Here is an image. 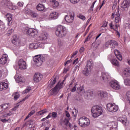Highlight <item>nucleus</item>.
<instances>
[{
    "label": "nucleus",
    "instance_id": "obj_1",
    "mask_svg": "<svg viewBox=\"0 0 130 130\" xmlns=\"http://www.w3.org/2000/svg\"><path fill=\"white\" fill-rule=\"evenodd\" d=\"M67 28L62 25H58L55 31V34L57 37L62 38L65 37L67 35Z\"/></svg>",
    "mask_w": 130,
    "mask_h": 130
},
{
    "label": "nucleus",
    "instance_id": "obj_2",
    "mask_svg": "<svg viewBox=\"0 0 130 130\" xmlns=\"http://www.w3.org/2000/svg\"><path fill=\"white\" fill-rule=\"evenodd\" d=\"M91 113L93 117H98V116H100L103 113V110L99 106H94L91 108Z\"/></svg>",
    "mask_w": 130,
    "mask_h": 130
},
{
    "label": "nucleus",
    "instance_id": "obj_3",
    "mask_svg": "<svg viewBox=\"0 0 130 130\" xmlns=\"http://www.w3.org/2000/svg\"><path fill=\"white\" fill-rule=\"evenodd\" d=\"M45 60V57L43 55H37L34 57V61L37 67H40Z\"/></svg>",
    "mask_w": 130,
    "mask_h": 130
},
{
    "label": "nucleus",
    "instance_id": "obj_4",
    "mask_svg": "<svg viewBox=\"0 0 130 130\" xmlns=\"http://www.w3.org/2000/svg\"><path fill=\"white\" fill-rule=\"evenodd\" d=\"M91 70H92V63L91 61L88 60L85 68L82 71V73L84 76L88 77L90 75V73H91Z\"/></svg>",
    "mask_w": 130,
    "mask_h": 130
},
{
    "label": "nucleus",
    "instance_id": "obj_5",
    "mask_svg": "<svg viewBox=\"0 0 130 130\" xmlns=\"http://www.w3.org/2000/svg\"><path fill=\"white\" fill-rule=\"evenodd\" d=\"M107 109L109 112L113 113L118 110V106L115 105V104L110 103L107 105Z\"/></svg>",
    "mask_w": 130,
    "mask_h": 130
},
{
    "label": "nucleus",
    "instance_id": "obj_6",
    "mask_svg": "<svg viewBox=\"0 0 130 130\" xmlns=\"http://www.w3.org/2000/svg\"><path fill=\"white\" fill-rule=\"evenodd\" d=\"M130 6V0H124L121 5V10L123 12H126Z\"/></svg>",
    "mask_w": 130,
    "mask_h": 130
},
{
    "label": "nucleus",
    "instance_id": "obj_7",
    "mask_svg": "<svg viewBox=\"0 0 130 130\" xmlns=\"http://www.w3.org/2000/svg\"><path fill=\"white\" fill-rule=\"evenodd\" d=\"M75 18V13L74 12L70 13L64 17L65 21L67 23H73Z\"/></svg>",
    "mask_w": 130,
    "mask_h": 130
},
{
    "label": "nucleus",
    "instance_id": "obj_8",
    "mask_svg": "<svg viewBox=\"0 0 130 130\" xmlns=\"http://www.w3.org/2000/svg\"><path fill=\"white\" fill-rule=\"evenodd\" d=\"M111 88L114 90H120V85L117 80H112L110 82Z\"/></svg>",
    "mask_w": 130,
    "mask_h": 130
},
{
    "label": "nucleus",
    "instance_id": "obj_9",
    "mask_svg": "<svg viewBox=\"0 0 130 130\" xmlns=\"http://www.w3.org/2000/svg\"><path fill=\"white\" fill-rule=\"evenodd\" d=\"M19 68L20 70H26L27 69V64H26V62L23 59H20L18 61Z\"/></svg>",
    "mask_w": 130,
    "mask_h": 130
},
{
    "label": "nucleus",
    "instance_id": "obj_10",
    "mask_svg": "<svg viewBox=\"0 0 130 130\" xmlns=\"http://www.w3.org/2000/svg\"><path fill=\"white\" fill-rule=\"evenodd\" d=\"M29 48L30 49H37V48H44V47L40 45V43H34L30 44L29 46Z\"/></svg>",
    "mask_w": 130,
    "mask_h": 130
},
{
    "label": "nucleus",
    "instance_id": "obj_11",
    "mask_svg": "<svg viewBox=\"0 0 130 130\" xmlns=\"http://www.w3.org/2000/svg\"><path fill=\"white\" fill-rule=\"evenodd\" d=\"M48 38V34L46 32H43L39 36V40L41 41H45Z\"/></svg>",
    "mask_w": 130,
    "mask_h": 130
},
{
    "label": "nucleus",
    "instance_id": "obj_12",
    "mask_svg": "<svg viewBox=\"0 0 130 130\" xmlns=\"http://www.w3.org/2000/svg\"><path fill=\"white\" fill-rule=\"evenodd\" d=\"M8 59H9V57L7 54H3L0 58V63L1 64H6L8 61Z\"/></svg>",
    "mask_w": 130,
    "mask_h": 130
},
{
    "label": "nucleus",
    "instance_id": "obj_13",
    "mask_svg": "<svg viewBox=\"0 0 130 130\" xmlns=\"http://www.w3.org/2000/svg\"><path fill=\"white\" fill-rule=\"evenodd\" d=\"M43 77L42 75L40 73L35 74L34 76V81L35 83H39V82H40Z\"/></svg>",
    "mask_w": 130,
    "mask_h": 130
},
{
    "label": "nucleus",
    "instance_id": "obj_14",
    "mask_svg": "<svg viewBox=\"0 0 130 130\" xmlns=\"http://www.w3.org/2000/svg\"><path fill=\"white\" fill-rule=\"evenodd\" d=\"M26 34H27L28 36L34 37L36 35V31L33 28H29L26 31Z\"/></svg>",
    "mask_w": 130,
    "mask_h": 130
},
{
    "label": "nucleus",
    "instance_id": "obj_15",
    "mask_svg": "<svg viewBox=\"0 0 130 130\" xmlns=\"http://www.w3.org/2000/svg\"><path fill=\"white\" fill-rule=\"evenodd\" d=\"M59 90L60 89L58 88V85H56L55 87L50 91L51 95H56V94L59 92Z\"/></svg>",
    "mask_w": 130,
    "mask_h": 130
},
{
    "label": "nucleus",
    "instance_id": "obj_16",
    "mask_svg": "<svg viewBox=\"0 0 130 130\" xmlns=\"http://www.w3.org/2000/svg\"><path fill=\"white\" fill-rule=\"evenodd\" d=\"M6 18L7 21H8V26H11L12 25V20L13 19V15L10 13H7L6 15Z\"/></svg>",
    "mask_w": 130,
    "mask_h": 130
},
{
    "label": "nucleus",
    "instance_id": "obj_17",
    "mask_svg": "<svg viewBox=\"0 0 130 130\" xmlns=\"http://www.w3.org/2000/svg\"><path fill=\"white\" fill-rule=\"evenodd\" d=\"M14 78L17 83H25V78L22 76L16 75Z\"/></svg>",
    "mask_w": 130,
    "mask_h": 130
},
{
    "label": "nucleus",
    "instance_id": "obj_18",
    "mask_svg": "<svg viewBox=\"0 0 130 130\" xmlns=\"http://www.w3.org/2000/svg\"><path fill=\"white\" fill-rule=\"evenodd\" d=\"M127 117L125 115L123 116L122 117H119L118 119V121H120V122H122L123 124H124V125H126V122H127V121L126 120Z\"/></svg>",
    "mask_w": 130,
    "mask_h": 130
},
{
    "label": "nucleus",
    "instance_id": "obj_19",
    "mask_svg": "<svg viewBox=\"0 0 130 130\" xmlns=\"http://www.w3.org/2000/svg\"><path fill=\"white\" fill-rule=\"evenodd\" d=\"M9 87V84L6 82H1L0 83V91H3V90H6L8 89Z\"/></svg>",
    "mask_w": 130,
    "mask_h": 130
},
{
    "label": "nucleus",
    "instance_id": "obj_20",
    "mask_svg": "<svg viewBox=\"0 0 130 130\" xmlns=\"http://www.w3.org/2000/svg\"><path fill=\"white\" fill-rule=\"evenodd\" d=\"M58 17V13H57L56 12H53L49 15V18H50V19L52 20H55V19H57Z\"/></svg>",
    "mask_w": 130,
    "mask_h": 130
},
{
    "label": "nucleus",
    "instance_id": "obj_21",
    "mask_svg": "<svg viewBox=\"0 0 130 130\" xmlns=\"http://www.w3.org/2000/svg\"><path fill=\"white\" fill-rule=\"evenodd\" d=\"M121 18L120 17V14H119V11H117L116 14L115 15V23L117 24L118 23Z\"/></svg>",
    "mask_w": 130,
    "mask_h": 130
},
{
    "label": "nucleus",
    "instance_id": "obj_22",
    "mask_svg": "<svg viewBox=\"0 0 130 130\" xmlns=\"http://www.w3.org/2000/svg\"><path fill=\"white\" fill-rule=\"evenodd\" d=\"M101 78L104 81V80H108V79L110 78V76H109V74H108V73L106 72H103L102 73Z\"/></svg>",
    "mask_w": 130,
    "mask_h": 130
},
{
    "label": "nucleus",
    "instance_id": "obj_23",
    "mask_svg": "<svg viewBox=\"0 0 130 130\" xmlns=\"http://www.w3.org/2000/svg\"><path fill=\"white\" fill-rule=\"evenodd\" d=\"M50 3L53 8H57L59 6V3L56 0H51Z\"/></svg>",
    "mask_w": 130,
    "mask_h": 130
},
{
    "label": "nucleus",
    "instance_id": "obj_24",
    "mask_svg": "<svg viewBox=\"0 0 130 130\" xmlns=\"http://www.w3.org/2000/svg\"><path fill=\"white\" fill-rule=\"evenodd\" d=\"M123 74L125 77H126V78L130 77V69H125L124 70Z\"/></svg>",
    "mask_w": 130,
    "mask_h": 130
},
{
    "label": "nucleus",
    "instance_id": "obj_25",
    "mask_svg": "<svg viewBox=\"0 0 130 130\" xmlns=\"http://www.w3.org/2000/svg\"><path fill=\"white\" fill-rule=\"evenodd\" d=\"M84 117H82L80 118L78 121V122L80 126H82V127H84Z\"/></svg>",
    "mask_w": 130,
    "mask_h": 130
},
{
    "label": "nucleus",
    "instance_id": "obj_26",
    "mask_svg": "<svg viewBox=\"0 0 130 130\" xmlns=\"http://www.w3.org/2000/svg\"><path fill=\"white\" fill-rule=\"evenodd\" d=\"M99 96L101 97V98H104L105 97H107L108 93L105 91H99Z\"/></svg>",
    "mask_w": 130,
    "mask_h": 130
},
{
    "label": "nucleus",
    "instance_id": "obj_27",
    "mask_svg": "<svg viewBox=\"0 0 130 130\" xmlns=\"http://www.w3.org/2000/svg\"><path fill=\"white\" fill-rule=\"evenodd\" d=\"M36 9H37V10H38V11L41 12L42 11H44V9H45V8L44 7V5H43L41 4H39L37 6Z\"/></svg>",
    "mask_w": 130,
    "mask_h": 130
},
{
    "label": "nucleus",
    "instance_id": "obj_28",
    "mask_svg": "<svg viewBox=\"0 0 130 130\" xmlns=\"http://www.w3.org/2000/svg\"><path fill=\"white\" fill-rule=\"evenodd\" d=\"M84 127H86V126H88V125H90V120L89 119V118L86 117H84Z\"/></svg>",
    "mask_w": 130,
    "mask_h": 130
},
{
    "label": "nucleus",
    "instance_id": "obj_29",
    "mask_svg": "<svg viewBox=\"0 0 130 130\" xmlns=\"http://www.w3.org/2000/svg\"><path fill=\"white\" fill-rule=\"evenodd\" d=\"M115 46H117V42L115 40H112L110 45L111 48H112V49H114Z\"/></svg>",
    "mask_w": 130,
    "mask_h": 130
},
{
    "label": "nucleus",
    "instance_id": "obj_30",
    "mask_svg": "<svg viewBox=\"0 0 130 130\" xmlns=\"http://www.w3.org/2000/svg\"><path fill=\"white\" fill-rule=\"evenodd\" d=\"M111 63L113 64V66H115V67H119V62L116 59H113L111 60Z\"/></svg>",
    "mask_w": 130,
    "mask_h": 130
},
{
    "label": "nucleus",
    "instance_id": "obj_31",
    "mask_svg": "<svg viewBox=\"0 0 130 130\" xmlns=\"http://www.w3.org/2000/svg\"><path fill=\"white\" fill-rule=\"evenodd\" d=\"M12 43H13V44H14V45H19V44H20V41L17 38H14L12 41Z\"/></svg>",
    "mask_w": 130,
    "mask_h": 130
},
{
    "label": "nucleus",
    "instance_id": "obj_32",
    "mask_svg": "<svg viewBox=\"0 0 130 130\" xmlns=\"http://www.w3.org/2000/svg\"><path fill=\"white\" fill-rule=\"evenodd\" d=\"M56 83V77H55L53 81H50V84L49 85L50 88H52L53 87V85H54Z\"/></svg>",
    "mask_w": 130,
    "mask_h": 130
},
{
    "label": "nucleus",
    "instance_id": "obj_33",
    "mask_svg": "<svg viewBox=\"0 0 130 130\" xmlns=\"http://www.w3.org/2000/svg\"><path fill=\"white\" fill-rule=\"evenodd\" d=\"M45 113H47V110H42L40 111L37 113V115H42V114H44Z\"/></svg>",
    "mask_w": 130,
    "mask_h": 130
},
{
    "label": "nucleus",
    "instance_id": "obj_34",
    "mask_svg": "<svg viewBox=\"0 0 130 130\" xmlns=\"http://www.w3.org/2000/svg\"><path fill=\"white\" fill-rule=\"evenodd\" d=\"M97 2V0H95L91 6L90 9L88 10L89 13H91V12H93L94 11V6H95V4H96V2Z\"/></svg>",
    "mask_w": 130,
    "mask_h": 130
},
{
    "label": "nucleus",
    "instance_id": "obj_35",
    "mask_svg": "<svg viewBox=\"0 0 130 130\" xmlns=\"http://www.w3.org/2000/svg\"><path fill=\"white\" fill-rule=\"evenodd\" d=\"M64 81H66V79H64V80L62 81V82H61L60 83H59V82H58L57 85H58V88L60 89H62V88L63 87V85H64Z\"/></svg>",
    "mask_w": 130,
    "mask_h": 130
},
{
    "label": "nucleus",
    "instance_id": "obj_36",
    "mask_svg": "<svg viewBox=\"0 0 130 130\" xmlns=\"http://www.w3.org/2000/svg\"><path fill=\"white\" fill-rule=\"evenodd\" d=\"M77 86H78V82L74 83V87H73V88L71 89V91L73 92H76V91H77Z\"/></svg>",
    "mask_w": 130,
    "mask_h": 130
},
{
    "label": "nucleus",
    "instance_id": "obj_37",
    "mask_svg": "<svg viewBox=\"0 0 130 130\" xmlns=\"http://www.w3.org/2000/svg\"><path fill=\"white\" fill-rule=\"evenodd\" d=\"M124 84L125 85V86H130V79H125L124 80Z\"/></svg>",
    "mask_w": 130,
    "mask_h": 130
},
{
    "label": "nucleus",
    "instance_id": "obj_38",
    "mask_svg": "<svg viewBox=\"0 0 130 130\" xmlns=\"http://www.w3.org/2000/svg\"><path fill=\"white\" fill-rule=\"evenodd\" d=\"M30 91H31V87H27L25 90L22 92V94H27V93H29Z\"/></svg>",
    "mask_w": 130,
    "mask_h": 130
},
{
    "label": "nucleus",
    "instance_id": "obj_39",
    "mask_svg": "<svg viewBox=\"0 0 130 130\" xmlns=\"http://www.w3.org/2000/svg\"><path fill=\"white\" fill-rule=\"evenodd\" d=\"M111 41L112 40H108L106 43H105V46L107 47V48H108L109 46H110L111 44Z\"/></svg>",
    "mask_w": 130,
    "mask_h": 130
},
{
    "label": "nucleus",
    "instance_id": "obj_40",
    "mask_svg": "<svg viewBox=\"0 0 130 130\" xmlns=\"http://www.w3.org/2000/svg\"><path fill=\"white\" fill-rule=\"evenodd\" d=\"M52 117L53 119H55L57 117V113L56 112H53L52 113Z\"/></svg>",
    "mask_w": 130,
    "mask_h": 130
},
{
    "label": "nucleus",
    "instance_id": "obj_41",
    "mask_svg": "<svg viewBox=\"0 0 130 130\" xmlns=\"http://www.w3.org/2000/svg\"><path fill=\"white\" fill-rule=\"evenodd\" d=\"M30 16L33 17V18H37L38 17V14L34 12H30Z\"/></svg>",
    "mask_w": 130,
    "mask_h": 130
},
{
    "label": "nucleus",
    "instance_id": "obj_42",
    "mask_svg": "<svg viewBox=\"0 0 130 130\" xmlns=\"http://www.w3.org/2000/svg\"><path fill=\"white\" fill-rule=\"evenodd\" d=\"M1 106L4 110H6V109H7L8 107H9V104H4L2 105Z\"/></svg>",
    "mask_w": 130,
    "mask_h": 130
},
{
    "label": "nucleus",
    "instance_id": "obj_43",
    "mask_svg": "<svg viewBox=\"0 0 130 130\" xmlns=\"http://www.w3.org/2000/svg\"><path fill=\"white\" fill-rule=\"evenodd\" d=\"M109 26L111 29H114L115 28H117V24L113 25L112 22L110 23Z\"/></svg>",
    "mask_w": 130,
    "mask_h": 130
},
{
    "label": "nucleus",
    "instance_id": "obj_44",
    "mask_svg": "<svg viewBox=\"0 0 130 130\" xmlns=\"http://www.w3.org/2000/svg\"><path fill=\"white\" fill-rule=\"evenodd\" d=\"M70 3L71 4H74V5H76V4H78L80 2V0H69Z\"/></svg>",
    "mask_w": 130,
    "mask_h": 130
},
{
    "label": "nucleus",
    "instance_id": "obj_45",
    "mask_svg": "<svg viewBox=\"0 0 130 130\" xmlns=\"http://www.w3.org/2000/svg\"><path fill=\"white\" fill-rule=\"evenodd\" d=\"M78 18H79V19H81V20H83V21H85V20H86V17H85V16L82 14H80L78 16Z\"/></svg>",
    "mask_w": 130,
    "mask_h": 130
},
{
    "label": "nucleus",
    "instance_id": "obj_46",
    "mask_svg": "<svg viewBox=\"0 0 130 130\" xmlns=\"http://www.w3.org/2000/svg\"><path fill=\"white\" fill-rule=\"evenodd\" d=\"M14 113L13 112L9 111V112L4 115V117H8V116H11Z\"/></svg>",
    "mask_w": 130,
    "mask_h": 130
},
{
    "label": "nucleus",
    "instance_id": "obj_47",
    "mask_svg": "<svg viewBox=\"0 0 130 130\" xmlns=\"http://www.w3.org/2000/svg\"><path fill=\"white\" fill-rule=\"evenodd\" d=\"M91 34H89L88 36L85 39L84 43L85 42H88V41H89L90 39H91Z\"/></svg>",
    "mask_w": 130,
    "mask_h": 130
},
{
    "label": "nucleus",
    "instance_id": "obj_48",
    "mask_svg": "<svg viewBox=\"0 0 130 130\" xmlns=\"http://www.w3.org/2000/svg\"><path fill=\"white\" fill-rule=\"evenodd\" d=\"M116 57L119 60H122V56L121 55V54H120L119 55H117V56H116Z\"/></svg>",
    "mask_w": 130,
    "mask_h": 130
},
{
    "label": "nucleus",
    "instance_id": "obj_49",
    "mask_svg": "<svg viewBox=\"0 0 130 130\" xmlns=\"http://www.w3.org/2000/svg\"><path fill=\"white\" fill-rule=\"evenodd\" d=\"M63 45V43H62V41H61V40H58V46H62V45Z\"/></svg>",
    "mask_w": 130,
    "mask_h": 130
},
{
    "label": "nucleus",
    "instance_id": "obj_50",
    "mask_svg": "<svg viewBox=\"0 0 130 130\" xmlns=\"http://www.w3.org/2000/svg\"><path fill=\"white\" fill-rule=\"evenodd\" d=\"M114 53H115V56H117V55L120 54V52H119V51H118V50H115Z\"/></svg>",
    "mask_w": 130,
    "mask_h": 130
},
{
    "label": "nucleus",
    "instance_id": "obj_51",
    "mask_svg": "<svg viewBox=\"0 0 130 130\" xmlns=\"http://www.w3.org/2000/svg\"><path fill=\"white\" fill-rule=\"evenodd\" d=\"M17 5L19 6V7H20L21 8H23V6H24V3L23 2H18L17 3Z\"/></svg>",
    "mask_w": 130,
    "mask_h": 130
},
{
    "label": "nucleus",
    "instance_id": "obj_52",
    "mask_svg": "<svg viewBox=\"0 0 130 130\" xmlns=\"http://www.w3.org/2000/svg\"><path fill=\"white\" fill-rule=\"evenodd\" d=\"M18 98H20V94L15 95L14 97V100L16 101V100H18Z\"/></svg>",
    "mask_w": 130,
    "mask_h": 130
},
{
    "label": "nucleus",
    "instance_id": "obj_53",
    "mask_svg": "<svg viewBox=\"0 0 130 130\" xmlns=\"http://www.w3.org/2000/svg\"><path fill=\"white\" fill-rule=\"evenodd\" d=\"M77 90H78L79 92H80V93H83V92H84V88H82V87L78 88Z\"/></svg>",
    "mask_w": 130,
    "mask_h": 130
},
{
    "label": "nucleus",
    "instance_id": "obj_54",
    "mask_svg": "<svg viewBox=\"0 0 130 130\" xmlns=\"http://www.w3.org/2000/svg\"><path fill=\"white\" fill-rule=\"evenodd\" d=\"M108 24V22L105 21L103 23V25L102 26V27H103V28H105L107 27Z\"/></svg>",
    "mask_w": 130,
    "mask_h": 130
},
{
    "label": "nucleus",
    "instance_id": "obj_55",
    "mask_svg": "<svg viewBox=\"0 0 130 130\" xmlns=\"http://www.w3.org/2000/svg\"><path fill=\"white\" fill-rule=\"evenodd\" d=\"M0 121H2V122H8L9 120L6 119H2L0 120Z\"/></svg>",
    "mask_w": 130,
    "mask_h": 130
},
{
    "label": "nucleus",
    "instance_id": "obj_56",
    "mask_svg": "<svg viewBox=\"0 0 130 130\" xmlns=\"http://www.w3.org/2000/svg\"><path fill=\"white\" fill-rule=\"evenodd\" d=\"M50 117H52V113H50L46 118L48 119V118H50Z\"/></svg>",
    "mask_w": 130,
    "mask_h": 130
},
{
    "label": "nucleus",
    "instance_id": "obj_57",
    "mask_svg": "<svg viewBox=\"0 0 130 130\" xmlns=\"http://www.w3.org/2000/svg\"><path fill=\"white\" fill-rule=\"evenodd\" d=\"M34 113H35V110H32L30 113H28V115L32 116Z\"/></svg>",
    "mask_w": 130,
    "mask_h": 130
},
{
    "label": "nucleus",
    "instance_id": "obj_58",
    "mask_svg": "<svg viewBox=\"0 0 130 130\" xmlns=\"http://www.w3.org/2000/svg\"><path fill=\"white\" fill-rule=\"evenodd\" d=\"M5 29V25L2 23L0 24V30H3Z\"/></svg>",
    "mask_w": 130,
    "mask_h": 130
},
{
    "label": "nucleus",
    "instance_id": "obj_59",
    "mask_svg": "<svg viewBox=\"0 0 130 130\" xmlns=\"http://www.w3.org/2000/svg\"><path fill=\"white\" fill-rule=\"evenodd\" d=\"M78 54V51H76L74 53H73V54L72 55L71 57H75V55H77Z\"/></svg>",
    "mask_w": 130,
    "mask_h": 130
},
{
    "label": "nucleus",
    "instance_id": "obj_60",
    "mask_svg": "<svg viewBox=\"0 0 130 130\" xmlns=\"http://www.w3.org/2000/svg\"><path fill=\"white\" fill-rule=\"evenodd\" d=\"M98 45H99V44H95V45L93 46V49H97Z\"/></svg>",
    "mask_w": 130,
    "mask_h": 130
},
{
    "label": "nucleus",
    "instance_id": "obj_61",
    "mask_svg": "<svg viewBox=\"0 0 130 130\" xmlns=\"http://www.w3.org/2000/svg\"><path fill=\"white\" fill-rule=\"evenodd\" d=\"M84 50H85V48L84 47H81L79 50L80 52H84Z\"/></svg>",
    "mask_w": 130,
    "mask_h": 130
},
{
    "label": "nucleus",
    "instance_id": "obj_62",
    "mask_svg": "<svg viewBox=\"0 0 130 130\" xmlns=\"http://www.w3.org/2000/svg\"><path fill=\"white\" fill-rule=\"evenodd\" d=\"M78 60H79V58L76 59L73 62V64H76L78 63Z\"/></svg>",
    "mask_w": 130,
    "mask_h": 130
},
{
    "label": "nucleus",
    "instance_id": "obj_63",
    "mask_svg": "<svg viewBox=\"0 0 130 130\" xmlns=\"http://www.w3.org/2000/svg\"><path fill=\"white\" fill-rule=\"evenodd\" d=\"M4 110L3 108V107H2V106H0V113H3Z\"/></svg>",
    "mask_w": 130,
    "mask_h": 130
},
{
    "label": "nucleus",
    "instance_id": "obj_64",
    "mask_svg": "<svg viewBox=\"0 0 130 130\" xmlns=\"http://www.w3.org/2000/svg\"><path fill=\"white\" fill-rule=\"evenodd\" d=\"M66 116L67 117H70L71 116V115H70V113L69 112L67 111L66 112Z\"/></svg>",
    "mask_w": 130,
    "mask_h": 130
}]
</instances>
